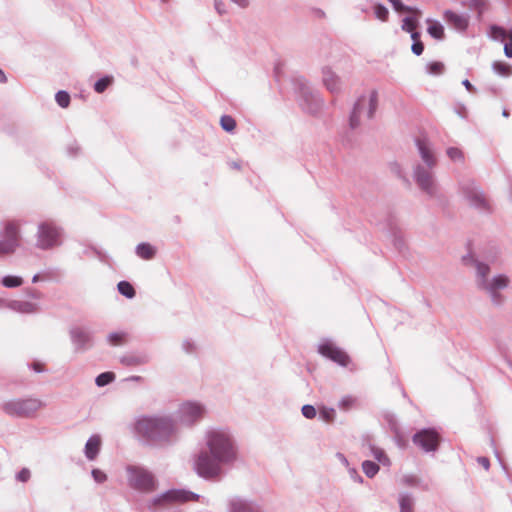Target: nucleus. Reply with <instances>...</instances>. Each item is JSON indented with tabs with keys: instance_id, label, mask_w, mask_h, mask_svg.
<instances>
[{
	"instance_id": "nucleus-19",
	"label": "nucleus",
	"mask_w": 512,
	"mask_h": 512,
	"mask_svg": "<svg viewBox=\"0 0 512 512\" xmlns=\"http://www.w3.org/2000/svg\"><path fill=\"white\" fill-rule=\"evenodd\" d=\"M228 512H256L255 503L252 499L236 496L230 499Z\"/></svg>"
},
{
	"instance_id": "nucleus-37",
	"label": "nucleus",
	"mask_w": 512,
	"mask_h": 512,
	"mask_svg": "<svg viewBox=\"0 0 512 512\" xmlns=\"http://www.w3.org/2000/svg\"><path fill=\"white\" fill-rule=\"evenodd\" d=\"M374 15L377 19L385 22L388 20L389 17V11L386 6H384L381 3H377L373 7Z\"/></svg>"
},
{
	"instance_id": "nucleus-34",
	"label": "nucleus",
	"mask_w": 512,
	"mask_h": 512,
	"mask_svg": "<svg viewBox=\"0 0 512 512\" xmlns=\"http://www.w3.org/2000/svg\"><path fill=\"white\" fill-rule=\"evenodd\" d=\"M445 66L442 62L434 61L426 65V72L429 75L438 76L443 74Z\"/></svg>"
},
{
	"instance_id": "nucleus-62",
	"label": "nucleus",
	"mask_w": 512,
	"mask_h": 512,
	"mask_svg": "<svg viewBox=\"0 0 512 512\" xmlns=\"http://www.w3.org/2000/svg\"><path fill=\"white\" fill-rule=\"evenodd\" d=\"M128 380L139 381V380H141V377L140 376H131L130 378H128Z\"/></svg>"
},
{
	"instance_id": "nucleus-58",
	"label": "nucleus",
	"mask_w": 512,
	"mask_h": 512,
	"mask_svg": "<svg viewBox=\"0 0 512 512\" xmlns=\"http://www.w3.org/2000/svg\"><path fill=\"white\" fill-rule=\"evenodd\" d=\"M336 458L339 460V462L344 465L345 467L349 468V462L346 456L340 452L336 454Z\"/></svg>"
},
{
	"instance_id": "nucleus-52",
	"label": "nucleus",
	"mask_w": 512,
	"mask_h": 512,
	"mask_svg": "<svg viewBox=\"0 0 512 512\" xmlns=\"http://www.w3.org/2000/svg\"><path fill=\"white\" fill-rule=\"evenodd\" d=\"M411 50L412 52L416 55V56H420L423 51H424V44L422 41H415L412 43V46H411Z\"/></svg>"
},
{
	"instance_id": "nucleus-5",
	"label": "nucleus",
	"mask_w": 512,
	"mask_h": 512,
	"mask_svg": "<svg viewBox=\"0 0 512 512\" xmlns=\"http://www.w3.org/2000/svg\"><path fill=\"white\" fill-rule=\"evenodd\" d=\"M127 485L134 491L147 495L158 488V480L147 468L140 465H127L125 467Z\"/></svg>"
},
{
	"instance_id": "nucleus-14",
	"label": "nucleus",
	"mask_w": 512,
	"mask_h": 512,
	"mask_svg": "<svg viewBox=\"0 0 512 512\" xmlns=\"http://www.w3.org/2000/svg\"><path fill=\"white\" fill-rule=\"evenodd\" d=\"M412 441L426 453L435 452L439 447L440 436L435 429L424 428L413 435Z\"/></svg>"
},
{
	"instance_id": "nucleus-12",
	"label": "nucleus",
	"mask_w": 512,
	"mask_h": 512,
	"mask_svg": "<svg viewBox=\"0 0 512 512\" xmlns=\"http://www.w3.org/2000/svg\"><path fill=\"white\" fill-rule=\"evenodd\" d=\"M20 238V223L14 220L7 221L3 228V238L0 239V257L15 253L20 246Z\"/></svg>"
},
{
	"instance_id": "nucleus-16",
	"label": "nucleus",
	"mask_w": 512,
	"mask_h": 512,
	"mask_svg": "<svg viewBox=\"0 0 512 512\" xmlns=\"http://www.w3.org/2000/svg\"><path fill=\"white\" fill-rule=\"evenodd\" d=\"M415 144L417 147L420 161L416 164L422 165H437L438 159L434 152L433 146L426 138H416Z\"/></svg>"
},
{
	"instance_id": "nucleus-4",
	"label": "nucleus",
	"mask_w": 512,
	"mask_h": 512,
	"mask_svg": "<svg viewBox=\"0 0 512 512\" xmlns=\"http://www.w3.org/2000/svg\"><path fill=\"white\" fill-rule=\"evenodd\" d=\"M291 83L300 108L307 114L318 115L324 107V100L320 93L302 77L293 78Z\"/></svg>"
},
{
	"instance_id": "nucleus-3",
	"label": "nucleus",
	"mask_w": 512,
	"mask_h": 512,
	"mask_svg": "<svg viewBox=\"0 0 512 512\" xmlns=\"http://www.w3.org/2000/svg\"><path fill=\"white\" fill-rule=\"evenodd\" d=\"M476 269V283L483 290L495 306L504 304L506 297L504 290L509 286L510 279L505 274L490 276V266L479 260H472Z\"/></svg>"
},
{
	"instance_id": "nucleus-10",
	"label": "nucleus",
	"mask_w": 512,
	"mask_h": 512,
	"mask_svg": "<svg viewBox=\"0 0 512 512\" xmlns=\"http://www.w3.org/2000/svg\"><path fill=\"white\" fill-rule=\"evenodd\" d=\"M378 105V93L372 91L369 96L361 95L355 102L349 117V126L356 129L361 124L362 118L371 119Z\"/></svg>"
},
{
	"instance_id": "nucleus-9",
	"label": "nucleus",
	"mask_w": 512,
	"mask_h": 512,
	"mask_svg": "<svg viewBox=\"0 0 512 512\" xmlns=\"http://www.w3.org/2000/svg\"><path fill=\"white\" fill-rule=\"evenodd\" d=\"M436 168L437 165L415 164L413 166V179L416 185L430 198L439 196V185L435 175Z\"/></svg>"
},
{
	"instance_id": "nucleus-17",
	"label": "nucleus",
	"mask_w": 512,
	"mask_h": 512,
	"mask_svg": "<svg viewBox=\"0 0 512 512\" xmlns=\"http://www.w3.org/2000/svg\"><path fill=\"white\" fill-rule=\"evenodd\" d=\"M70 339L79 351L88 349L92 344V332L84 327L74 326L69 330Z\"/></svg>"
},
{
	"instance_id": "nucleus-55",
	"label": "nucleus",
	"mask_w": 512,
	"mask_h": 512,
	"mask_svg": "<svg viewBox=\"0 0 512 512\" xmlns=\"http://www.w3.org/2000/svg\"><path fill=\"white\" fill-rule=\"evenodd\" d=\"M281 69L282 63L280 61H277L274 65V77L277 82L281 81Z\"/></svg>"
},
{
	"instance_id": "nucleus-57",
	"label": "nucleus",
	"mask_w": 512,
	"mask_h": 512,
	"mask_svg": "<svg viewBox=\"0 0 512 512\" xmlns=\"http://www.w3.org/2000/svg\"><path fill=\"white\" fill-rule=\"evenodd\" d=\"M477 461L485 470L490 468V461L487 457H478Z\"/></svg>"
},
{
	"instance_id": "nucleus-44",
	"label": "nucleus",
	"mask_w": 512,
	"mask_h": 512,
	"mask_svg": "<svg viewBox=\"0 0 512 512\" xmlns=\"http://www.w3.org/2000/svg\"><path fill=\"white\" fill-rule=\"evenodd\" d=\"M484 6H485L484 0H470L469 5H468L469 9L476 10L478 12L479 16L482 15Z\"/></svg>"
},
{
	"instance_id": "nucleus-26",
	"label": "nucleus",
	"mask_w": 512,
	"mask_h": 512,
	"mask_svg": "<svg viewBox=\"0 0 512 512\" xmlns=\"http://www.w3.org/2000/svg\"><path fill=\"white\" fill-rule=\"evenodd\" d=\"M414 499L408 493H401L399 495V512H413Z\"/></svg>"
},
{
	"instance_id": "nucleus-28",
	"label": "nucleus",
	"mask_w": 512,
	"mask_h": 512,
	"mask_svg": "<svg viewBox=\"0 0 512 512\" xmlns=\"http://www.w3.org/2000/svg\"><path fill=\"white\" fill-rule=\"evenodd\" d=\"M371 455L377 460L379 463H381L384 466L390 465V460L388 456L386 455L385 451L379 447H376L374 445L370 446Z\"/></svg>"
},
{
	"instance_id": "nucleus-60",
	"label": "nucleus",
	"mask_w": 512,
	"mask_h": 512,
	"mask_svg": "<svg viewBox=\"0 0 512 512\" xmlns=\"http://www.w3.org/2000/svg\"><path fill=\"white\" fill-rule=\"evenodd\" d=\"M410 35H411V39L413 40V42L415 41H421L420 40V33L417 32L416 30L412 31V32H409Z\"/></svg>"
},
{
	"instance_id": "nucleus-18",
	"label": "nucleus",
	"mask_w": 512,
	"mask_h": 512,
	"mask_svg": "<svg viewBox=\"0 0 512 512\" xmlns=\"http://www.w3.org/2000/svg\"><path fill=\"white\" fill-rule=\"evenodd\" d=\"M322 81L326 89L332 94H338L342 90L341 78L328 66L322 69Z\"/></svg>"
},
{
	"instance_id": "nucleus-64",
	"label": "nucleus",
	"mask_w": 512,
	"mask_h": 512,
	"mask_svg": "<svg viewBox=\"0 0 512 512\" xmlns=\"http://www.w3.org/2000/svg\"><path fill=\"white\" fill-rule=\"evenodd\" d=\"M502 115H503L504 117H508V116H509V112H508L506 109H504V110L502 111Z\"/></svg>"
},
{
	"instance_id": "nucleus-15",
	"label": "nucleus",
	"mask_w": 512,
	"mask_h": 512,
	"mask_svg": "<svg viewBox=\"0 0 512 512\" xmlns=\"http://www.w3.org/2000/svg\"><path fill=\"white\" fill-rule=\"evenodd\" d=\"M318 352L332 360L333 362L339 364L340 366L346 367L350 361L349 356L342 349L335 346L331 341L324 340L318 346Z\"/></svg>"
},
{
	"instance_id": "nucleus-7",
	"label": "nucleus",
	"mask_w": 512,
	"mask_h": 512,
	"mask_svg": "<svg viewBox=\"0 0 512 512\" xmlns=\"http://www.w3.org/2000/svg\"><path fill=\"white\" fill-rule=\"evenodd\" d=\"M200 496L184 489H170L145 500L144 505L150 512H157L177 503L198 501Z\"/></svg>"
},
{
	"instance_id": "nucleus-13",
	"label": "nucleus",
	"mask_w": 512,
	"mask_h": 512,
	"mask_svg": "<svg viewBox=\"0 0 512 512\" xmlns=\"http://www.w3.org/2000/svg\"><path fill=\"white\" fill-rule=\"evenodd\" d=\"M207 414V407L199 401H185L178 408L181 423L192 426L201 421Z\"/></svg>"
},
{
	"instance_id": "nucleus-49",
	"label": "nucleus",
	"mask_w": 512,
	"mask_h": 512,
	"mask_svg": "<svg viewBox=\"0 0 512 512\" xmlns=\"http://www.w3.org/2000/svg\"><path fill=\"white\" fill-rule=\"evenodd\" d=\"M182 348L187 353H192L196 349V344L191 339H185L182 342Z\"/></svg>"
},
{
	"instance_id": "nucleus-2",
	"label": "nucleus",
	"mask_w": 512,
	"mask_h": 512,
	"mask_svg": "<svg viewBox=\"0 0 512 512\" xmlns=\"http://www.w3.org/2000/svg\"><path fill=\"white\" fill-rule=\"evenodd\" d=\"M132 432L145 442L169 445L179 439L176 419L168 414H141L132 423Z\"/></svg>"
},
{
	"instance_id": "nucleus-27",
	"label": "nucleus",
	"mask_w": 512,
	"mask_h": 512,
	"mask_svg": "<svg viewBox=\"0 0 512 512\" xmlns=\"http://www.w3.org/2000/svg\"><path fill=\"white\" fill-rule=\"evenodd\" d=\"M117 290L121 295L128 299L134 298L136 294L134 287L128 281H120L117 284Z\"/></svg>"
},
{
	"instance_id": "nucleus-20",
	"label": "nucleus",
	"mask_w": 512,
	"mask_h": 512,
	"mask_svg": "<svg viewBox=\"0 0 512 512\" xmlns=\"http://www.w3.org/2000/svg\"><path fill=\"white\" fill-rule=\"evenodd\" d=\"M444 19L454 29L463 32L469 25V17L465 14H458L451 10L444 12Z\"/></svg>"
},
{
	"instance_id": "nucleus-6",
	"label": "nucleus",
	"mask_w": 512,
	"mask_h": 512,
	"mask_svg": "<svg viewBox=\"0 0 512 512\" xmlns=\"http://www.w3.org/2000/svg\"><path fill=\"white\" fill-rule=\"evenodd\" d=\"M64 229L51 220L37 224L35 232V247L42 251L59 248L63 244Z\"/></svg>"
},
{
	"instance_id": "nucleus-42",
	"label": "nucleus",
	"mask_w": 512,
	"mask_h": 512,
	"mask_svg": "<svg viewBox=\"0 0 512 512\" xmlns=\"http://www.w3.org/2000/svg\"><path fill=\"white\" fill-rule=\"evenodd\" d=\"M91 476L97 484H103L108 479L107 474L103 470L98 468L92 469Z\"/></svg>"
},
{
	"instance_id": "nucleus-33",
	"label": "nucleus",
	"mask_w": 512,
	"mask_h": 512,
	"mask_svg": "<svg viewBox=\"0 0 512 512\" xmlns=\"http://www.w3.org/2000/svg\"><path fill=\"white\" fill-rule=\"evenodd\" d=\"M362 469L367 477L373 478L378 473L379 466L377 463H375L373 461L365 460L362 463Z\"/></svg>"
},
{
	"instance_id": "nucleus-53",
	"label": "nucleus",
	"mask_w": 512,
	"mask_h": 512,
	"mask_svg": "<svg viewBox=\"0 0 512 512\" xmlns=\"http://www.w3.org/2000/svg\"><path fill=\"white\" fill-rule=\"evenodd\" d=\"M348 473L350 475V478L354 481V482H357V483H362L363 482V478L362 476L358 473V471L355 469V468H348Z\"/></svg>"
},
{
	"instance_id": "nucleus-31",
	"label": "nucleus",
	"mask_w": 512,
	"mask_h": 512,
	"mask_svg": "<svg viewBox=\"0 0 512 512\" xmlns=\"http://www.w3.org/2000/svg\"><path fill=\"white\" fill-rule=\"evenodd\" d=\"M127 334L123 331L111 332L107 336V341L113 346L122 345L126 340Z\"/></svg>"
},
{
	"instance_id": "nucleus-22",
	"label": "nucleus",
	"mask_w": 512,
	"mask_h": 512,
	"mask_svg": "<svg viewBox=\"0 0 512 512\" xmlns=\"http://www.w3.org/2000/svg\"><path fill=\"white\" fill-rule=\"evenodd\" d=\"M6 307L9 309L22 313V314H32L39 310L37 304L29 302V301H21V300H11L6 303Z\"/></svg>"
},
{
	"instance_id": "nucleus-41",
	"label": "nucleus",
	"mask_w": 512,
	"mask_h": 512,
	"mask_svg": "<svg viewBox=\"0 0 512 512\" xmlns=\"http://www.w3.org/2000/svg\"><path fill=\"white\" fill-rule=\"evenodd\" d=\"M55 100L60 107L67 108L70 104V95L66 91H58Z\"/></svg>"
},
{
	"instance_id": "nucleus-25",
	"label": "nucleus",
	"mask_w": 512,
	"mask_h": 512,
	"mask_svg": "<svg viewBox=\"0 0 512 512\" xmlns=\"http://www.w3.org/2000/svg\"><path fill=\"white\" fill-rule=\"evenodd\" d=\"M149 358L146 355H129L121 358V363L127 366H138L148 363Z\"/></svg>"
},
{
	"instance_id": "nucleus-35",
	"label": "nucleus",
	"mask_w": 512,
	"mask_h": 512,
	"mask_svg": "<svg viewBox=\"0 0 512 512\" xmlns=\"http://www.w3.org/2000/svg\"><path fill=\"white\" fill-rule=\"evenodd\" d=\"M447 156L454 162L464 163L465 157L461 149L457 147H449L446 151Z\"/></svg>"
},
{
	"instance_id": "nucleus-59",
	"label": "nucleus",
	"mask_w": 512,
	"mask_h": 512,
	"mask_svg": "<svg viewBox=\"0 0 512 512\" xmlns=\"http://www.w3.org/2000/svg\"><path fill=\"white\" fill-rule=\"evenodd\" d=\"M462 85L471 93L476 92V88L471 84L468 79L462 81Z\"/></svg>"
},
{
	"instance_id": "nucleus-51",
	"label": "nucleus",
	"mask_w": 512,
	"mask_h": 512,
	"mask_svg": "<svg viewBox=\"0 0 512 512\" xmlns=\"http://www.w3.org/2000/svg\"><path fill=\"white\" fill-rule=\"evenodd\" d=\"M355 400L351 396H346L342 398V400L339 403V406L343 410H348L352 405L354 404Z\"/></svg>"
},
{
	"instance_id": "nucleus-36",
	"label": "nucleus",
	"mask_w": 512,
	"mask_h": 512,
	"mask_svg": "<svg viewBox=\"0 0 512 512\" xmlns=\"http://www.w3.org/2000/svg\"><path fill=\"white\" fill-rule=\"evenodd\" d=\"M115 379V375L112 372H104L98 375L95 379V383L98 387H103L111 382H113Z\"/></svg>"
},
{
	"instance_id": "nucleus-40",
	"label": "nucleus",
	"mask_w": 512,
	"mask_h": 512,
	"mask_svg": "<svg viewBox=\"0 0 512 512\" xmlns=\"http://www.w3.org/2000/svg\"><path fill=\"white\" fill-rule=\"evenodd\" d=\"M220 125L223 130L232 132L235 129L236 122L231 116L224 115L220 119Z\"/></svg>"
},
{
	"instance_id": "nucleus-54",
	"label": "nucleus",
	"mask_w": 512,
	"mask_h": 512,
	"mask_svg": "<svg viewBox=\"0 0 512 512\" xmlns=\"http://www.w3.org/2000/svg\"><path fill=\"white\" fill-rule=\"evenodd\" d=\"M231 3L241 9H246L251 5L252 0H230Z\"/></svg>"
},
{
	"instance_id": "nucleus-48",
	"label": "nucleus",
	"mask_w": 512,
	"mask_h": 512,
	"mask_svg": "<svg viewBox=\"0 0 512 512\" xmlns=\"http://www.w3.org/2000/svg\"><path fill=\"white\" fill-rule=\"evenodd\" d=\"M508 42L504 45V54L508 58H512V29L509 30Z\"/></svg>"
},
{
	"instance_id": "nucleus-47",
	"label": "nucleus",
	"mask_w": 512,
	"mask_h": 512,
	"mask_svg": "<svg viewBox=\"0 0 512 512\" xmlns=\"http://www.w3.org/2000/svg\"><path fill=\"white\" fill-rule=\"evenodd\" d=\"M302 415L307 419H313L316 416V409L314 406L306 404L301 409Z\"/></svg>"
},
{
	"instance_id": "nucleus-29",
	"label": "nucleus",
	"mask_w": 512,
	"mask_h": 512,
	"mask_svg": "<svg viewBox=\"0 0 512 512\" xmlns=\"http://www.w3.org/2000/svg\"><path fill=\"white\" fill-rule=\"evenodd\" d=\"M492 69L495 73L504 77H508L512 74V66L500 61H495L492 64Z\"/></svg>"
},
{
	"instance_id": "nucleus-23",
	"label": "nucleus",
	"mask_w": 512,
	"mask_h": 512,
	"mask_svg": "<svg viewBox=\"0 0 512 512\" xmlns=\"http://www.w3.org/2000/svg\"><path fill=\"white\" fill-rule=\"evenodd\" d=\"M136 255L143 260H151L155 257L157 249L150 243H140L135 248Z\"/></svg>"
},
{
	"instance_id": "nucleus-30",
	"label": "nucleus",
	"mask_w": 512,
	"mask_h": 512,
	"mask_svg": "<svg viewBox=\"0 0 512 512\" xmlns=\"http://www.w3.org/2000/svg\"><path fill=\"white\" fill-rule=\"evenodd\" d=\"M113 81H114L113 76L107 75V76L102 77L101 79L96 81L94 84L95 92H97L99 94L103 93L110 85H112Z\"/></svg>"
},
{
	"instance_id": "nucleus-21",
	"label": "nucleus",
	"mask_w": 512,
	"mask_h": 512,
	"mask_svg": "<svg viewBox=\"0 0 512 512\" xmlns=\"http://www.w3.org/2000/svg\"><path fill=\"white\" fill-rule=\"evenodd\" d=\"M102 439L100 435L94 434L87 440L84 447V455L89 461H94L100 453Z\"/></svg>"
},
{
	"instance_id": "nucleus-56",
	"label": "nucleus",
	"mask_w": 512,
	"mask_h": 512,
	"mask_svg": "<svg viewBox=\"0 0 512 512\" xmlns=\"http://www.w3.org/2000/svg\"><path fill=\"white\" fill-rule=\"evenodd\" d=\"M311 14L316 19H324L326 17V13L320 8H313Z\"/></svg>"
},
{
	"instance_id": "nucleus-1",
	"label": "nucleus",
	"mask_w": 512,
	"mask_h": 512,
	"mask_svg": "<svg viewBox=\"0 0 512 512\" xmlns=\"http://www.w3.org/2000/svg\"><path fill=\"white\" fill-rule=\"evenodd\" d=\"M203 450L193 458V470L206 480L219 479L224 467L233 465L238 452L231 433L222 427H208L202 437Z\"/></svg>"
},
{
	"instance_id": "nucleus-45",
	"label": "nucleus",
	"mask_w": 512,
	"mask_h": 512,
	"mask_svg": "<svg viewBox=\"0 0 512 512\" xmlns=\"http://www.w3.org/2000/svg\"><path fill=\"white\" fill-rule=\"evenodd\" d=\"M397 12H412L413 9L402 3L401 0H388Z\"/></svg>"
},
{
	"instance_id": "nucleus-11",
	"label": "nucleus",
	"mask_w": 512,
	"mask_h": 512,
	"mask_svg": "<svg viewBox=\"0 0 512 512\" xmlns=\"http://www.w3.org/2000/svg\"><path fill=\"white\" fill-rule=\"evenodd\" d=\"M44 406V402L37 398L12 399L2 404V410L9 416L30 418Z\"/></svg>"
},
{
	"instance_id": "nucleus-43",
	"label": "nucleus",
	"mask_w": 512,
	"mask_h": 512,
	"mask_svg": "<svg viewBox=\"0 0 512 512\" xmlns=\"http://www.w3.org/2000/svg\"><path fill=\"white\" fill-rule=\"evenodd\" d=\"M319 417L324 422H332L335 417V410L333 408H323L319 412Z\"/></svg>"
},
{
	"instance_id": "nucleus-46",
	"label": "nucleus",
	"mask_w": 512,
	"mask_h": 512,
	"mask_svg": "<svg viewBox=\"0 0 512 512\" xmlns=\"http://www.w3.org/2000/svg\"><path fill=\"white\" fill-rule=\"evenodd\" d=\"M214 9L220 16L228 13L227 5L224 0H214Z\"/></svg>"
},
{
	"instance_id": "nucleus-63",
	"label": "nucleus",
	"mask_w": 512,
	"mask_h": 512,
	"mask_svg": "<svg viewBox=\"0 0 512 512\" xmlns=\"http://www.w3.org/2000/svg\"><path fill=\"white\" fill-rule=\"evenodd\" d=\"M38 281H39V275H34L33 278H32V282L36 283Z\"/></svg>"
},
{
	"instance_id": "nucleus-39",
	"label": "nucleus",
	"mask_w": 512,
	"mask_h": 512,
	"mask_svg": "<svg viewBox=\"0 0 512 512\" xmlns=\"http://www.w3.org/2000/svg\"><path fill=\"white\" fill-rule=\"evenodd\" d=\"M418 25V21L415 17L407 16L402 20V30L406 32H412L416 30V27Z\"/></svg>"
},
{
	"instance_id": "nucleus-38",
	"label": "nucleus",
	"mask_w": 512,
	"mask_h": 512,
	"mask_svg": "<svg viewBox=\"0 0 512 512\" xmlns=\"http://www.w3.org/2000/svg\"><path fill=\"white\" fill-rule=\"evenodd\" d=\"M509 31L498 25L491 26V37L495 40L504 41L508 38Z\"/></svg>"
},
{
	"instance_id": "nucleus-8",
	"label": "nucleus",
	"mask_w": 512,
	"mask_h": 512,
	"mask_svg": "<svg viewBox=\"0 0 512 512\" xmlns=\"http://www.w3.org/2000/svg\"><path fill=\"white\" fill-rule=\"evenodd\" d=\"M459 193L470 207L482 213L491 211L489 199L475 180L470 178L460 180Z\"/></svg>"
},
{
	"instance_id": "nucleus-61",
	"label": "nucleus",
	"mask_w": 512,
	"mask_h": 512,
	"mask_svg": "<svg viewBox=\"0 0 512 512\" xmlns=\"http://www.w3.org/2000/svg\"><path fill=\"white\" fill-rule=\"evenodd\" d=\"M7 81L6 75L3 70L0 68V83H5Z\"/></svg>"
},
{
	"instance_id": "nucleus-50",
	"label": "nucleus",
	"mask_w": 512,
	"mask_h": 512,
	"mask_svg": "<svg viewBox=\"0 0 512 512\" xmlns=\"http://www.w3.org/2000/svg\"><path fill=\"white\" fill-rule=\"evenodd\" d=\"M30 477H31V473H30V470L27 468H23L16 475V479L20 482H27L30 479Z\"/></svg>"
},
{
	"instance_id": "nucleus-24",
	"label": "nucleus",
	"mask_w": 512,
	"mask_h": 512,
	"mask_svg": "<svg viewBox=\"0 0 512 512\" xmlns=\"http://www.w3.org/2000/svg\"><path fill=\"white\" fill-rule=\"evenodd\" d=\"M426 22L428 24V28H427L428 34L436 40H443L445 37L443 25L439 21L432 20V19H427Z\"/></svg>"
},
{
	"instance_id": "nucleus-32",
	"label": "nucleus",
	"mask_w": 512,
	"mask_h": 512,
	"mask_svg": "<svg viewBox=\"0 0 512 512\" xmlns=\"http://www.w3.org/2000/svg\"><path fill=\"white\" fill-rule=\"evenodd\" d=\"M1 283L4 287L15 288L23 284V279L20 276L7 275L2 278Z\"/></svg>"
}]
</instances>
